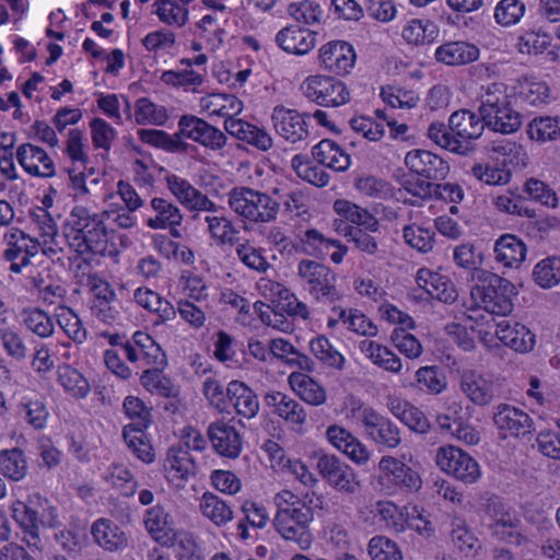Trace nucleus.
<instances>
[{
	"mask_svg": "<svg viewBox=\"0 0 560 560\" xmlns=\"http://www.w3.org/2000/svg\"><path fill=\"white\" fill-rule=\"evenodd\" d=\"M105 214L92 212L82 206L73 207L63 226L69 246L80 255H105L108 244Z\"/></svg>",
	"mask_w": 560,
	"mask_h": 560,
	"instance_id": "nucleus-1",
	"label": "nucleus"
},
{
	"mask_svg": "<svg viewBox=\"0 0 560 560\" xmlns=\"http://www.w3.org/2000/svg\"><path fill=\"white\" fill-rule=\"evenodd\" d=\"M278 194L279 188L267 194L250 187L236 186L228 192V203L245 221L269 223L276 221L280 211L281 200L276 198Z\"/></svg>",
	"mask_w": 560,
	"mask_h": 560,
	"instance_id": "nucleus-2",
	"label": "nucleus"
},
{
	"mask_svg": "<svg viewBox=\"0 0 560 560\" xmlns=\"http://www.w3.org/2000/svg\"><path fill=\"white\" fill-rule=\"evenodd\" d=\"M477 283L471 288V296L483 304L490 314L506 315L512 312V295L515 287L508 279L487 270H478Z\"/></svg>",
	"mask_w": 560,
	"mask_h": 560,
	"instance_id": "nucleus-3",
	"label": "nucleus"
},
{
	"mask_svg": "<svg viewBox=\"0 0 560 560\" xmlns=\"http://www.w3.org/2000/svg\"><path fill=\"white\" fill-rule=\"evenodd\" d=\"M298 272L318 304L331 305L343 300L345 294L337 287L338 277L328 266L303 259L299 264Z\"/></svg>",
	"mask_w": 560,
	"mask_h": 560,
	"instance_id": "nucleus-4",
	"label": "nucleus"
},
{
	"mask_svg": "<svg viewBox=\"0 0 560 560\" xmlns=\"http://www.w3.org/2000/svg\"><path fill=\"white\" fill-rule=\"evenodd\" d=\"M482 511L490 521L488 528L494 538L510 544L521 542V518L502 498L490 495L482 503Z\"/></svg>",
	"mask_w": 560,
	"mask_h": 560,
	"instance_id": "nucleus-5",
	"label": "nucleus"
},
{
	"mask_svg": "<svg viewBox=\"0 0 560 560\" xmlns=\"http://www.w3.org/2000/svg\"><path fill=\"white\" fill-rule=\"evenodd\" d=\"M358 420L363 434L377 446L393 450L401 444L402 439L398 425L374 408L359 407Z\"/></svg>",
	"mask_w": 560,
	"mask_h": 560,
	"instance_id": "nucleus-6",
	"label": "nucleus"
},
{
	"mask_svg": "<svg viewBox=\"0 0 560 560\" xmlns=\"http://www.w3.org/2000/svg\"><path fill=\"white\" fill-rule=\"evenodd\" d=\"M435 463L444 472L467 485L475 483L481 477L478 462L456 446L440 447L435 455Z\"/></svg>",
	"mask_w": 560,
	"mask_h": 560,
	"instance_id": "nucleus-7",
	"label": "nucleus"
},
{
	"mask_svg": "<svg viewBox=\"0 0 560 560\" xmlns=\"http://www.w3.org/2000/svg\"><path fill=\"white\" fill-rule=\"evenodd\" d=\"M303 94L319 106L337 107L350 101L346 84L329 75H311L301 85Z\"/></svg>",
	"mask_w": 560,
	"mask_h": 560,
	"instance_id": "nucleus-8",
	"label": "nucleus"
},
{
	"mask_svg": "<svg viewBox=\"0 0 560 560\" xmlns=\"http://www.w3.org/2000/svg\"><path fill=\"white\" fill-rule=\"evenodd\" d=\"M177 127V135L182 140L187 138L212 151H219L226 145L228 138L223 131L195 115H183Z\"/></svg>",
	"mask_w": 560,
	"mask_h": 560,
	"instance_id": "nucleus-9",
	"label": "nucleus"
},
{
	"mask_svg": "<svg viewBox=\"0 0 560 560\" xmlns=\"http://www.w3.org/2000/svg\"><path fill=\"white\" fill-rule=\"evenodd\" d=\"M316 469L330 487L340 492L353 494L360 489V481L353 468L335 455H318Z\"/></svg>",
	"mask_w": 560,
	"mask_h": 560,
	"instance_id": "nucleus-10",
	"label": "nucleus"
},
{
	"mask_svg": "<svg viewBox=\"0 0 560 560\" xmlns=\"http://www.w3.org/2000/svg\"><path fill=\"white\" fill-rule=\"evenodd\" d=\"M492 420L498 433L503 439H521L535 430L534 420L523 409L510 404H499L493 408Z\"/></svg>",
	"mask_w": 560,
	"mask_h": 560,
	"instance_id": "nucleus-11",
	"label": "nucleus"
},
{
	"mask_svg": "<svg viewBox=\"0 0 560 560\" xmlns=\"http://www.w3.org/2000/svg\"><path fill=\"white\" fill-rule=\"evenodd\" d=\"M8 248L3 253L5 260L11 262L10 270L21 273L23 267L30 265V258L38 254L39 242L23 231L12 228L4 234Z\"/></svg>",
	"mask_w": 560,
	"mask_h": 560,
	"instance_id": "nucleus-12",
	"label": "nucleus"
},
{
	"mask_svg": "<svg viewBox=\"0 0 560 560\" xmlns=\"http://www.w3.org/2000/svg\"><path fill=\"white\" fill-rule=\"evenodd\" d=\"M307 113H299L283 105H277L272 109L271 120L276 132L291 143H296L308 137L306 118Z\"/></svg>",
	"mask_w": 560,
	"mask_h": 560,
	"instance_id": "nucleus-13",
	"label": "nucleus"
},
{
	"mask_svg": "<svg viewBox=\"0 0 560 560\" xmlns=\"http://www.w3.org/2000/svg\"><path fill=\"white\" fill-rule=\"evenodd\" d=\"M212 448L222 457L235 459L243 450V439L238 430L224 420L211 422L207 430Z\"/></svg>",
	"mask_w": 560,
	"mask_h": 560,
	"instance_id": "nucleus-14",
	"label": "nucleus"
},
{
	"mask_svg": "<svg viewBox=\"0 0 560 560\" xmlns=\"http://www.w3.org/2000/svg\"><path fill=\"white\" fill-rule=\"evenodd\" d=\"M405 164L412 174L424 177L433 183L434 180H443L450 172V165L445 160L427 150L408 152L405 158Z\"/></svg>",
	"mask_w": 560,
	"mask_h": 560,
	"instance_id": "nucleus-15",
	"label": "nucleus"
},
{
	"mask_svg": "<svg viewBox=\"0 0 560 560\" xmlns=\"http://www.w3.org/2000/svg\"><path fill=\"white\" fill-rule=\"evenodd\" d=\"M319 63L330 73L343 75L349 73L355 62V52L347 42L334 40L325 44L319 50Z\"/></svg>",
	"mask_w": 560,
	"mask_h": 560,
	"instance_id": "nucleus-16",
	"label": "nucleus"
},
{
	"mask_svg": "<svg viewBox=\"0 0 560 560\" xmlns=\"http://www.w3.org/2000/svg\"><path fill=\"white\" fill-rule=\"evenodd\" d=\"M378 468L388 482L400 489L416 492L422 486L418 471L394 456H383L378 463Z\"/></svg>",
	"mask_w": 560,
	"mask_h": 560,
	"instance_id": "nucleus-17",
	"label": "nucleus"
},
{
	"mask_svg": "<svg viewBox=\"0 0 560 560\" xmlns=\"http://www.w3.org/2000/svg\"><path fill=\"white\" fill-rule=\"evenodd\" d=\"M16 160L24 171L36 177H52L55 163L48 153L33 143H23L16 150Z\"/></svg>",
	"mask_w": 560,
	"mask_h": 560,
	"instance_id": "nucleus-18",
	"label": "nucleus"
},
{
	"mask_svg": "<svg viewBox=\"0 0 560 560\" xmlns=\"http://www.w3.org/2000/svg\"><path fill=\"white\" fill-rule=\"evenodd\" d=\"M495 326V336L504 346L521 353L533 350L536 342L535 335L525 325L511 319H501Z\"/></svg>",
	"mask_w": 560,
	"mask_h": 560,
	"instance_id": "nucleus-19",
	"label": "nucleus"
},
{
	"mask_svg": "<svg viewBox=\"0 0 560 560\" xmlns=\"http://www.w3.org/2000/svg\"><path fill=\"white\" fill-rule=\"evenodd\" d=\"M326 436L336 448L354 463L362 465L369 460L370 452L366 446L345 428L337 424L330 425L326 430Z\"/></svg>",
	"mask_w": 560,
	"mask_h": 560,
	"instance_id": "nucleus-20",
	"label": "nucleus"
},
{
	"mask_svg": "<svg viewBox=\"0 0 560 560\" xmlns=\"http://www.w3.org/2000/svg\"><path fill=\"white\" fill-rule=\"evenodd\" d=\"M225 131L260 151H268L272 147V138L266 129L249 124L243 119L229 117L224 120Z\"/></svg>",
	"mask_w": 560,
	"mask_h": 560,
	"instance_id": "nucleus-21",
	"label": "nucleus"
},
{
	"mask_svg": "<svg viewBox=\"0 0 560 560\" xmlns=\"http://www.w3.org/2000/svg\"><path fill=\"white\" fill-rule=\"evenodd\" d=\"M485 127L483 117L469 109L456 110L448 118V128L454 136L459 141H468L470 144L481 137Z\"/></svg>",
	"mask_w": 560,
	"mask_h": 560,
	"instance_id": "nucleus-22",
	"label": "nucleus"
},
{
	"mask_svg": "<svg viewBox=\"0 0 560 560\" xmlns=\"http://www.w3.org/2000/svg\"><path fill=\"white\" fill-rule=\"evenodd\" d=\"M276 42L289 54L305 55L314 48L316 33L298 25H290L278 32Z\"/></svg>",
	"mask_w": 560,
	"mask_h": 560,
	"instance_id": "nucleus-23",
	"label": "nucleus"
},
{
	"mask_svg": "<svg viewBox=\"0 0 560 560\" xmlns=\"http://www.w3.org/2000/svg\"><path fill=\"white\" fill-rule=\"evenodd\" d=\"M230 395V407L245 418L253 419L259 412V400L257 394L244 382L233 380L228 384Z\"/></svg>",
	"mask_w": 560,
	"mask_h": 560,
	"instance_id": "nucleus-24",
	"label": "nucleus"
},
{
	"mask_svg": "<svg viewBox=\"0 0 560 560\" xmlns=\"http://www.w3.org/2000/svg\"><path fill=\"white\" fill-rule=\"evenodd\" d=\"M495 260L508 268H518L525 260L527 247L524 241L514 234H503L494 243Z\"/></svg>",
	"mask_w": 560,
	"mask_h": 560,
	"instance_id": "nucleus-25",
	"label": "nucleus"
},
{
	"mask_svg": "<svg viewBox=\"0 0 560 560\" xmlns=\"http://www.w3.org/2000/svg\"><path fill=\"white\" fill-rule=\"evenodd\" d=\"M273 525L283 539L293 542L301 550H307L311 547L313 536L310 528L298 524V521L290 516L288 512L279 509Z\"/></svg>",
	"mask_w": 560,
	"mask_h": 560,
	"instance_id": "nucleus-26",
	"label": "nucleus"
},
{
	"mask_svg": "<svg viewBox=\"0 0 560 560\" xmlns=\"http://www.w3.org/2000/svg\"><path fill=\"white\" fill-rule=\"evenodd\" d=\"M460 388L478 406L489 405L494 397L493 383L476 371H465L463 373Z\"/></svg>",
	"mask_w": 560,
	"mask_h": 560,
	"instance_id": "nucleus-27",
	"label": "nucleus"
},
{
	"mask_svg": "<svg viewBox=\"0 0 560 560\" xmlns=\"http://www.w3.org/2000/svg\"><path fill=\"white\" fill-rule=\"evenodd\" d=\"M288 382L292 390L306 404L320 406L327 399L326 389L322 384L303 372H292Z\"/></svg>",
	"mask_w": 560,
	"mask_h": 560,
	"instance_id": "nucleus-28",
	"label": "nucleus"
},
{
	"mask_svg": "<svg viewBox=\"0 0 560 560\" xmlns=\"http://www.w3.org/2000/svg\"><path fill=\"white\" fill-rule=\"evenodd\" d=\"M435 59L447 66H462L478 59L479 48L467 42H448L435 50Z\"/></svg>",
	"mask_w": 560,
	"mask_h": 560,
	"instance_id": "nucleus-29",
	"label": "nucleus"
},
{
	"mask_svg": "<svg viewBox=\"0 0 560 560\" xmlns=\"http://www.w3.org/2000/svg\"><path fill=\"white\" fill-rule=\"evenodd\" d=\"M91 534L94 541L108 551L122 549L128 544L126 534L117 524L107 518L96 520L91 527Z\"/></svg>",
	"mask_w": 560,
	"mask_h": 560,
	"instance_id": "nucleus-30",
	"label": "nucleus"
},
{
	"mask_svg": "<svg viewBox=\"0 0 560 560\" xmlns=\"http://www.w3.org/2000/svg\"><path fill=\"white\" fill-rule=\"evenodd\" d=\"M12 517L23 530L25 535L24 541L28 546L38 548L40 544V520L38 517L37 511L22 501H15L12 504Z\"/></svg>",
	"mask_w": 560,
	"mask_h": 560,
	"instance_id": "nucleus-31",
	"label": "nucleus"
},
{
	"mask_svg": "<svg viewBox=\"0 0 560 560\" xmlns=\"http://www.w3.org/2000/svg\"><path fill=\"white\" fill-rule=\"evenodd\" d=\"M312 154L320 165L337 172H343L350 166V155L330 139H324L314 145Z\"/></svg>",
	"mask_w": 560,
	"mask_h": 560,
	"instance_id": "nucleus-32",
	"label": "nucleus"
},
{
	"mask_svg": "<svg viewBox=\"0 0 560 560\" xmlns=\"http://www.w3.org/2000/svg\"><path fill=\"white\" fill-rule=\"evenodd\" d=\"M427 135L434 143L452 153L467 156L476 150L475 144H470L468 141H459L444 122L430 124Z\"/></svg>",
	"mask_w": 560,
	"mask_h": 560,
	"instance_id": "nucleus-33",
	"label": "nucleus"
},
{
	"mask_svg": "<svg viewBox=\"0 0 560 560\" xmlns=\"http://www.w3.org/2000/svg\"><path fill=\"white\" fill-rule=\"evenodd\" d=\"M144 525L152 538L167 545L173 538V521L170 514L160 504L147 510Z\"/></svg>",
	"mask_w": 560,
	"mask_h": 560,
	"instance_id": "nucleus-34",
	"label": "nucleus"
},
{
	"mask_svg": "<svg viewBox=\"0 0 560 560\" xmlns=\"http://www.w3.org/2000/svg\"><path fill=\"white\" fill-rule=\"evenodd\" d=\"M133 296L140 306L159 315V319L155 322V325L175 319V307L159 293L150 289L138 288L135 291Z\"/></svg>",
	"mask_w": 560,
	"mask_h": 560,
	"instance_id": "nucleus-35",
	"label": "nucleus"
},
{
	"mask_svg": "<svg viewBox=\"0 0 560 560\" xmlns=\"http://www.w3.org/2000/svg\"><path fill=\"white\" fill-rule=\"evenodd\" d=\"M150 206L155 215L147 220V225L153 230L167 229L171 225H180L183 214L180 209L170 200L161 197L151 199Z\"/></svg>",
	"mask_w": 560,
	"mask_h": 560,
	"instance_id": "nucleus-36",
	"label": "nucleus"
},
{
	"mask_svg": "<svg viewBox=\"0 0 560 560\" xmlns=\"http://www.w3.org/2000/svg\"><path fill=\"white\" fill-rule=\"evenodd\" d=\"M334 210L348 222L354 224L353 226L364 228L371 232H377L380 229L378 220L366 209L353 202L343 199L336 200Z\"/></svg>",
	"mask_w": 560,
	"mask_h": 560,
	"instance_id": "nucleus-37",
	"label": "nucleus"
},
{
	"mask_svg": "<svg viewBox=\"0 0 560 560\" xmlns=\"http://www.w3.org/2000/svg\"><path fill=\"white\" fill-rule=\"evenodd\" d=\"M138 136L143 143L163 149L171 153H187L191 148L185 140L179 139L177 131L174 135H170L164 130L140 129Z\"/></svg>",
	"mask_w": 560,
	"mask_h": 560,
	"instance_id": "nucleus-38",
	"label": "nucleus"
},
{
	"mask_svg": "<svg viewBox=\"0 0 560 560\" xmlns=\"http://www.w3.org/2000/svg\"><path fill=\"white\" fill-rule=\"evenodd\" d=\"M16 415L35 430H42L47 423L49 412L43 399L24 396L16 406Z\"/></svg>",
	"mask_w": 560,
	"mask_h": 560,
	"instance_id": "nucleus-39",
	"label": "nucleus"
},
{
	"mask_svg": "<svg viewBox=\"0 0 560 560\" xmlns=\"http://www.w3.org/2000/svg\"><path fill=\"white\" fill-rule=\"evenodd\" d=\"M489 114L491 118L483 116L486 127L495 132L509 135L522 126V116L510 106V102Z\"/></svg>",
	"mask_w": 560,
	"mask_h": 560,
	"instance_id": "nucleus-40",
	"label": "nucleus"
},
{
	"mask_svg": "<svg viewBox=\"0 0 560 560\" xmlns=\"http://www.w3.org/2000/svg\"><path fill=\"white\" fill-rule=\"evenodd\" d=\"M28 465L24 452L19 447L0 451V472L12 481L22 480Z\"/></svg>",
	"mask_w": 560,
	"mask_h": 560,
	"instance_id": "nucleus-41",
	"label": "nucleus"
},
{
	"mask_svg": "<svg viewBox=\"0 0 560 560\" xmlns=\"http://www.w3.org/2000/svg\"><path fill=\"white\" fill-rule=\"evenodd\" d=\"M164 368L154 365L153 369L144 370L140 376L141 385L150 393L162 397L172 398L178 395V388L172 380L162 373Z\"/></svg>",
	"mask_w": 560,
	"mask_h": 560,
	"instance_id": "nucleus-42",
	"label": "nucleus"
},
{
	"mask_svg": "<svg viewBox=\"0 0 560 560\" xmlns=\"http://www.w3.org/2000/svg\"><path fill=\"white\" fill-rule=\"evenodd\" d=\"M24 326L39 338H48L55 331V319L39 307H28L21 312Z\"/></svg>",
	"mask_w": 560,
	"mask_h": 560,
	"instance_id": "nucleus-43",
	"label": "nucleus"
},
{
	"mask_svg": "<svg viewBox=\"0 0 560 560\" xmlns=\"http://www.w3.org/2000/svg\"><path fill=\"white\" fill-rule=\"evenodd\" d=\"M205 222L208 224V232L211 240L218 246L235 245L238 242V230L232 221L223 215H206Z\"/></svg>",
	"mask_w": 560,
	"mask_h": 560,
	"instance_id": "nucleus-44",
	"label": "nucleus"
},
{
	"mask_svg": "<svg viewBox=\"0 0 560 560\" xmlns=\"http://www.w3.org/2000/svg\"><path fill=\"white\" fill-rule=\"evenodd\" d=\"M126 416L131 420V423L126 424L122 429H130V431L141 432L145 431L152 423L151 408L138 397L127 396L122 404Z\"/></svg>",
	"mask_w": 560,
	"mask_h": 560,
	"instance_id": "nucleus-45",
	"label": "nucleus"
},
{
	"mask_svg": "<svg viewBox=\"0 0 560 560\" xmlns=\"http://www.w3.org/2000/svg\"><path fill=\"white\" fill-rule=\"evenodd\" d=\"M310 350L313 355L325 366L338 371L343 370L345 357L331 345L325 336H318L310 341Z\"/></svg>",
	"mask_w": 560,
	"mask_h": 560,
	"instance_id": "nucleus-46",
	"label": "nucleus"
},
{
	"mask_svg": "<svg viewBox=\"0 0 560 560\" xmlns=\"http://www.w3.org/2000/svg\"><path fill=\"white\" fill-rule=\"evenodd\" d=\"M336 230L343 234L347 237L348 242H352L358 249L364 252L369 255L376 254L378 249V243L376 238L371 235L364 228L353 226L347 222L340 221L337 223L335 221Z\"/></svg>",
	"mask_w": 560,
	"mask_h": 560,
	"instance_id": "nucleus-47",
	"label": "nucleus"
},
{
	"mask_svg": "<svg viewBox=\"0 0 560 560\" xmlns=\"http://www.w3.org/2000/svg\"><path fill=\"white\" fill-rule=\"evenodd\" d=\"M532 277L541 289L556 287L560 282V256H549L538 261Z\"/></svg>",
	"mask_w": 560,
	"mask_h": 560,
	"instance_id": "nucleus-48",
	"label": "nucleus"
},
{
	"mask_svg": "<svg viewBox=\"0 0 560 560\" xmlns=\"http://www.w3.org/2000/svg\"><path fill=\"white\" fill-rule=\"evenodd\" d=\"M439 36V27L429 20H411L402 30V37L409 44L428 45Z\"/></svg>",
	"mask_w": 560,
	"mask_h": 560,
	"instance_id": "nucleus-49",
	"label": "nucleus"
},
{
	"mask_svg": "<svg viewBox=\"0 0 560 560\" xmlns=\"http://www.w3.org/2000/svg\"><path fill=\"white\" fill-rule=\"evenodd\" d=\"M58 382L75 398H84L90 393L88 380L74 368L69 364H62L57 370Z\"/></svg>",
	"mask_w": 560,
	"mask_h": 560,
	"instance_id": "nucleus-50",
	"label": "nucleus"
},
{
	"mask_svg": "<svg viewBox=\"0 0 560 560\" xmlns=\"http://www.w3.org/2000/svg\"><path fill=\"white\" fill-rule=\"evenodd\" d=\"M166 460L174 478L186 480L189 476L196 474V464L192 456L178 444L172 445L168 448Z\"/></svg>",
	"mask_w": 560,
	"mask_h": 560,
	"instance_id": "nucleus-51",
	"label": "nucleus"
},
{
	"mask_svg": "<svg viewBox=\"0 0 560 560\" xmlns=\"http://www.w3.org/2000/svg\"><path fill=\"white\" fill-rule=\"evenodd\" d=\"M130 341L141 352V355L148 360V364L160 368L167 365L165 353L149 334L138 330L132 335Z\"/></svg>",
	"mask_w": 560,
	"mask_h": 560,
	"instance_id": "nucleus-52",
	"label": "nucleus"
},
{
	"mask_svg": "<svg viewBox=\"0 0 560 560\" xmlns=\"http://www.w3.org/2000/svg\"><path fill=\"white\" fill-rule=\"evenodd\" d=\"M199 506L201 513L215 525L220 526L232 520L233 512L231 508L211 492L203 493Z\"/></svg>",
	"mask_w": 560,
	"mask_h": 560,
	"instance_id": "nucleus-53",
	"label": "nucleus"
},
{
	"mask_svg": "<svg viewBox=\"0 0 560 560\" xmlns=\"http://www.w3.org/2000/svg\"><path fill=\"white\" fill-rule=\"evenodd\" d=\"M260 288H269L270 291H275L279 295L281 301L277 304V307L281 312L290 316H300L303 319L308 317L307 306L303 302L298 301L294 294L290 293L280 283L267 281L265 284H260Z\"/></svg>",
	"mask_w": 560,
	"mask_h": 560,
	"instance_id": "nucleus-54",
	"label": "nucleus"
},
{
	"mask_svg": "<svg viewBox=\"0 0 560 560\" xmlns=\"http://www.w3.org/2000/svg\"><path fill=\"white\" fill-rule=\"evenodd\" d=\"M420 389L438 395L446 389L447 380L443 369L436 365L421 366L416 373Z\"/></svg>",
	"mask_w": 560,
	"mask_h": 560,
	"instance_id": "nucleus-55",
	"label": "nucleus"
},
{
	"mask_svg": "<svg viewBox=\"0 0 560 560\" xmlns=\"http://www.w3.org/2000/svg\"><path fill=\"white\" fill-rule=\"evenodd\" d=\"M167 118L166 108L154 104L148 97H141L136 102L135 119L138 125L163 126Z\"/></svg>",
	"mask_w": 560,
	"mask_h": 560,
	"instance_id": "nucleus-56",
	"label": "nucleus"
},
{
	"mask_svg": "<svg viewBox=\"0 0 560 560\" xmlns=\"http://www.w3.org/2000/svg\"><path fill=\"white\" fill-rule=\"evenodd\" d=\"M527 133L532 140L546 142L560 138V119L558 117H535L528 125Z\"/></svg>",
	"mask_w": 560,
	"mask_h": 560,
	"instance_id": "nucleus-57",
	"label": "nucleus"
},
{
	"mask_svg": "<svg viewBox=\"0 0 560 560\" xmlns=\"http://www.w3.org/2000/svg\"><path fill=\"white\" fill-rule=\"evenodd\" d=\"M122 438L137 458L148 464L155 459L154 450L144 431L136 432L130 431V429H122Z\"/></svg>",
	"mask_w": 560,
	"mask_h": 560,
	"instance_id": "nucleus-58",
	"label": "nucleus"
},
{
	"mask_svg": "<svg viewBox=\"0 0 560 560\" xmlns=\"http://www.w3.org/2000/svg\"><path fill=\"white\" fill-rule=\"evenodd\" d=\"M526 12L522 0H501L494 8L495 22L504 27L517 24Z\"/></svg>",
	"mask_w": 560,
	"mask_h": 560,
	"instance_id": "nucleus-59",
	"label": "nucleus"
},
{
	"mask_svg": "<svg viewBox=\"0 0 560 560\" xmlns=\"http://www.w3.org/2000/svg\"><path fill=\"white\" fill-rule=\"evenodd\" d=\"M154 5L156 7L155 13L160 21L167 24H177L184 26L188 21L189 11L185 5H180L175 0H156Z\"/></svg>",
	"mask_w": 560,
	"mask_h": 560,
	"instance_id": "nucleus-60",
	"label": "nucleus"
},
{
	"mask_svg": "<svg viewBox=\"0 0 560 560\" xmlns=\"http://www.w3.org/2000/svg\"><path fill=\"white\" fill-rule=\"evenodd\" d=\"M372 560H402V552L398 545L386 536H374L368 545Z\"/></svg>",
	"mask_w": 560,
	"mask_h": 560,
	"instance_id": "nucleus-61",
	"label": "nucleus"
},
{
	"mask_svg": "<svg viewBox=\"0 0 560 560\" xmlns=\"http://www.w3.org/2000/svg\"><path fill=\"white\" fill-rule=\"evenodd\" d=\"M104 480L117 488L125 497H131L136 492L137 482L133 480L132 474L122 465H112L104 475Z\"/></svg>",
	"mask_w": 560,
	"mask_h": 560,
	"instance_id": "nucleus-62",
	"label": "nucleus"
},
{
	"mask_svg": "<svg viewBox=\"0 0 560 560\" xmlns=\"http://www.w3.org/2000/svg\"><path fill=\"white\" fill-rule=\"evenodd\" d=\"M381 97L394 108H413L420 101L413 91H407L395 85L383 86L381 89Z\"/></svg>",
	"mask_w": 560,
	"mask_h": 560,
	"instance_id": "nucleus-63",
	"label": "nucleus"
},
{
	"mask_svg": "<svg viewBox=\"0 0 560 560\" xmlns=\"http://www.w3.org/2000/svg\"><path fill=\"white\" fill-rule=\"evenodd\" d=\"M202 393L209 404L219 412H229L230 395H228V386L224 387L220 381L208 377L203 382Z\"/></svg>",
	"mask_w": 560,
	"mask_h": 560,
	"instance_id": "nucleus-64",
	"label": "nucleus"
}]
</instances>
